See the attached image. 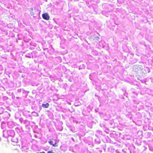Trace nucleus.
I'll return each instance as SVG.
<instances>
[{"instance_id":"nucleus-1","label":"nucleus","mask_w":153,"mask_h":153,"mask_svg":"<svg viewBox=\"0 0 153 153\" xmlns=\"http://www.w3.org/2000/svg\"><path fill=\"white\" fill-rule=\"evenodd\" d=\"M58 141L56 140L52 139V140H51L48 143L51 145L56 147H57L58 145Z\"/></svg>"},{"instance_id":"nucleus-2","label":"nucleus","mask_w":153,"mask_h":153,"mask_svg":"<svg viewBox=\"0 0 153 153\" xmlns=\"http://www.w3.org/2000/svg\"><path fill=\"white\" fill-rule=\"evenodd\" d=\"M7 134L8 136L13 137L15 135L14 131L12 130H8L7 131Z\"/></svg>"},{"instance_id":"nucleus-3","label":"nucleus","mask_w":153,"mask_h":153,"mask_svg":"<svg viewBox=\"0 0 153 153\" xmlns=\"http://www.w3.org/2000/svg\"><path fill=\"white\" fill-rule=\"evenodd\" d=\"M42 18L46 20H49L50 19V16L47 13H45L42 14Z\"/></svg>"},{"instance_id":"nucleus-4","label":"nucleus","mask_w":153,"mask_h":153,"mask_svg":"<svg viewBox=\"0 0 153 153\" xmlns=\"http://www.w3.org/2000/svg\"><path fill=\"white\" fill-rule=\"evenodd\" d=\"M8 127L10 128H12L14 126V123L12 121H9L7 123Z\"/></svg>"},{"instance_id":"nucleus-5","label":"nucleus","mask_w":153,"mask_h":153,"mask_svg":"<svg viewBox=\"0 0 153 153\" xmlns=\"http://www.w3.org/2000/svg\"><path fill=\"white\" fill-rule=\"evenodd\" d=\"M11 141L14 143H18V139L17 138L13 137L11 139Z\"/></svg>"},{"instance_id":"nucleus-6","label":"nucleus","mask_w":153,"mask_h":153,"mask_svg":"<svg viewBox=\"0 0 153 153\" xmlns=\"http://www.w3.org/2000/svg\"><path fill=\"white\" fill-rule=\"evenodd\" d=\"M42 107L45 108H47L49 107V105L48 103H47L46 104H42Z\"/></svg>"},{"instance_id":"nucleus-7","label":"nucleus","mask_w":153,"mask_h":153,"mask_svg":"<svg viewBox=\"0 0 153 153\" xmlns=\"http://www.w3.org/2000/svg\"><path fill=\"white\" fill-rule=\"evenodd\" d=\"M4 114L6 116V118H8L10 117V114L8 112H5Z\"/></svg>"},{"instance_id":"nucleus-8","label":"nucleus","mask_w":153,"mask_h":153,"mask_svg":"<svg viewBox=\"0 0 153 153\" xmlns=\"http://www.w3.org/2000/svg\"><path fill=\"white\" fill-rule=\"evenodd\" d=\"M15 117L16 119H18L19 118V113L18 112H17L15 114Z\"/></svg>"},{"instance_id":"nucleus-9","label":"nucleus","mask_w":153,"mask_h":153,"mask_svg":"<svg viewBox=\"0 0 153 153\" xmlns=\"http://www.w3.org/2000/svg\"><path fill=\"white\" fill-rule=\"evenodd\" d=\"M3 109L2 108H0V114H1L3 113Z\"/></svg>"},{"instance_id":"nucleus-10","label":"nucleus","mask_w":153,"mask_h":153,"mask_svg":"<svg viewBox=\"0 0 153 153\" xmlns=\"http://www.w3.org/2000/svg\"><path fill=\"white\" fill-rule=\"evenodd\" d=\"M5 131L4 130H3V132L4 133H3V135L4 136V137H7V136H6V135L5 134H4V132H5Z\"/></svg>"},{"instance_id":"nucleus-11","label":"nucleus","mask_w":153,"mask_h":153,"mask_svg":"<svg viewBox=\"0 0 153 153\" xmlns=\"http://www.w3.org/2000/svg\"><path fill=\"white\" fill-rule=\"evenodd\" d=\"M48 153H54L51 151H49L48 152Z\"/></svg>"},{"instance_id":"nucleus-12","label":"nucleus","mask_w":153,"mask_h":153,"mask_svg":"<svg viewBox=\"0 0 153 153\" xmlns=\"http://www.w3.org/2000/svg\"><path fill=\"white\" fill-rule=\"evenodd\" d=\"M19 129V128H16V131H17V130H18Z\"/></svg>"},{"instance_id":"nucleus-13","label":"nucleus","mask_w":153,"mask_h":153,"mask_svg":"<svg viewBox=\"0 0 153 153\" xmlns=\"http://www.w3.org/2000/svg\"><path fill=\"white\" fill-rule=\"evenodd\" d=\"M1 117L0 116V122L1 121Z\"/></svg>"},{"instance_id":"nucleus-14","label":"nucleus","mask_w":153,"mask_h":153,"mask_svg":"<svg viewBox=\"0 0 153 153\" xmlns=\"http://www.w3.org/2000/svg\"><path fill=\"white\" fill-rule=\"evenodd\" d=\"M1 137H0V141H1Z\"/></svg>"},{"instance_id":"nucleus-15","label":"nucleus","mask_w":153,"mask_h":153,"mask_svg":"<svg viewBox=\"0 0 153 153\" xmlns=\"http://www.w3.org/2000/svg\"><path fill=\"white\" fill-rule=\"evenodd\" d=\"M2 125H3V124H2H2H1V127L2 126Z\"/></svg>"},{"instance_id":"nucleus-16","label":"nucleus","mask_w":153,"mask_h":153,"mask_svg":"<svg viewBox=\"0 0 153 153\" xmlns=\"http://www.w3.org/2000/svg\"><path fill=\"white\" fill-rule=\"evenodd\" d=\"M19 89H18V91H19Z\"/></svg>"}]
</instances>
